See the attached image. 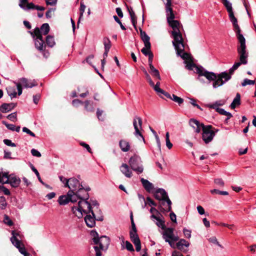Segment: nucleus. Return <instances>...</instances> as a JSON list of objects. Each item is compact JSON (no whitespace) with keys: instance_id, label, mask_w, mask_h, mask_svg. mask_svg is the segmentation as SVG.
<instances>
[{"instance_id":"nucleus-18","label":"nucleus","mask_w":256,"mask_h":256,"mask_svg":"<svg viewBox=\"0 0 256 256\" xmlns=\"http://www.w3.org/2000/svg\"><path fill=\"white\" fill-rule=\"evenodd\" d=\"M165 6L167 22H168L170 21L174 20V19L175 18V16L174 14L173 10L171 7V0H166Z\"/></svg>"},{"instance_id":"nucleus-3","label":"nucleus","mask_w":256,"mask_h":256,"mask_svg":"<svg viewBox=\"0 0 256 256\" xmlns=\"http://www.w3.org/2000/svg\"><path fill=\"white\" fill-rule=\"evenodd\" d=\"M90 234L93 236L92 238L94 244L96 246L94 248L96 252V256H101V250H107L110 244V239L108 236H98V232L94 230L90 232Z\"/></svg>"},{"instance_id":"nucleus-37","label":"nucleus","mask_w":256,"mask_h":256,"mask_svg":"<svg viewBox=\"0 0 256 256\" xmlns=\"http://www.w3.org/2000/svg\"><path fill=\"white\" fill-rule=\"evenodd\" d=\"M150 72L153 76L156 77L158 79L160 80V76L158 70L156 69L154 66H150Z\"/></svg>"},{"instance_id":"nucleus-8","label":"nucleus","mask_w":256,"mask_h":256,"mask_svg":"<svg viewBox=\"0 0 256 256\" xmlns=\"http://www.w3.org/2000/svg\"><path fill=\"white\" fill-rule=\"evenodd\" d=\"M140 156L134 155L132 156L128 161L130 168L138 174H142L144 171V166Z\"/></svg>"},{"instance_id":"nucleus-60","label":"nucleus","mask_w":256,"mask_h":256,"mask_svg":"<svg viewBox=\"0 0 256 256\" xmlns=\"http://www.w3.org/2000/svg\"><path fill=\"white\" fill-rule=\"evenodd\" d=\"M3 124H4L6 127L8 129L12 131H14L15 126L13 124H8L6 122H2Z\"/></svg>"},{"instance_id":"nucleus-58","label":"nucleus","mask_w":256,"mask_h":256,"mask_svg":"<svg viewBox=\"0 0 256 256\" xmlns=\"http://www.w3.org/2000/svg\"><path fill=\"white\" fill-rule=\"evenodd\" d=\"M4 142L5 144H6L8 146H10L12 147L16 146V144L12 142L10 140L5 139L4 140Z\"/></svg>"},{"instance_id":"nucleus-53","label":"nucleus","mask_w":256,"mask_h":256,"mask_svg":"<svg viewBox=\"0 0 256 256\" xmlns=\"http://www.w3.org/2000/svg\"><path fill=\"white\" fill-rule=\"evenodd\" d=\"M31 168H32V170L35 173V174H36L38 180L42 184H44V182H43V181L40 178V174L38 172V170L32 165V166H31Z\"/></svg>"},{"instance_id":"nucleus-36","label":"nucleus","mask_w":256,"mask_h":256,"mask_svg":"<svg viewBox=\"0 0 256 256\" xmlns=\"http://www.w3.org/2000/svg\"><path fill=\"white\" fill-rule=\"evenodd\" d=\"M8 94L12 98L16 96L17 93L14 86H9L6 88Z\"/></svg>"},{"instance_id":"nucleus-39","label":"nucleus","mask_w":256,"mask_h":256,"mask_svg":"<svg viewBox=\"0 0 256 256\" xmlns=\"http://www.w3.org/2000/svg\"><path fill=\"white\" fill-rule=\"evenodd\" d=\"M46 41L47 45L50 48L53 47L56 44L54 37L50 35L46 36Z\"/></svg>"},{"instance_id":"nucleus-33","label":"nucleus","mask_w":256,"mask_h":256,"mask_svg":"<svg viewBox=\"0 0 256 256\" xmlns=\"http://www.w3.org/2000/svg\"><path fill=\"white\" fill-rule=\"evenodd\" d=\"M70 202L68 192L66 195L60 196L58 199V202L60 205H66L68 204Z\"/></svg>"},{"instance_id":"nucleus-29","label":"nucleus","mask_w":256,"mask_h":256,"mask_svg":"<svg viewBox=\"0 0 256 256\" xmlns=\"http://www.w3.org/2000/svg\"><path fill=\"white\" fill-rule=\"evenodd\" d=\"M150 218L155 219L156 220V224L158 227L160 228L162 230L166 228V226L164 224V221L159 216H156L154 214H152L150 216Z\"/></svg>"},{"instance_id":"nucleus-55","label":"nucleus","mask_w":256,"mask_h":256,"mask_svg":"<svg viewBox=\"0 0 256 256\" xmlns=\"http://www.w3.org/2000/svg\"><path fill=\"white\" fill-rule=\"evenodd\" d=\"M184 50V48L183 49V50L180 52V54H177L178 56H180V57L183 59V60H188L190 58V55L186 53V52H183V54H181V53L183 52ZM176 53H178V52L176 51Z\"/></svg>"},{"instance_id":"nucleus-34","label":"nucleus","mask_w":256,"mask_h":256,"mask_svg":"<svg viewBox=\"0 0 256 256\" xmlns=\"http://www.w3.org/2000/svg\"><path fill=\"white\" fill-rule=\"evenodd\" d=\"M240 104V94L239 93H237L236 97L234 99L230 105V108L232 109H234L236 106Z\"/></svg>"},{"instance_id":"nucleus-4","label":"nucleus","mask_w":256,"mask_h":256,"mask_svg":"<svg viewBox=\"0 0 256 256\" xmlns=\"http://www.w3.org/2000/svg\"><path fill=\"white\" fill-rule=\"evenodd\" d=\"M154 196L156 200L161 201L160 204V208L161 211H171L172 202L164 189L159 188L156 190L154 194Z\"/></svg>"},{"instance_id":"nucleus-44","label":"nucleus","mask_w":256,"mask_h":256,"mask_svg":"<svg viewBox=\"0 0 256 256\" xmlns=\"http://www.w3.org/2000/svg\"><path fill=\"white\" fill-rule=\"evenodd\" d=\"M170 100H172L174 102H177L179 105L184 102V100L182 98L178 97L174 94H172Z\"/></svg>"},{"instance_id":"nucleus-13","label":"nucleus","mask_w":256,"mask_h":256,"mask_svg":"<svg viewBox=\"0 0 256 256\" xmlns=\"http://www.w3.org/2000/svg\"><path fill=\"white\" fill-rule=\"evenodd\" d=\"M68 186L70 190L74 191L78 190H86V188L84 189L82 184H80L79 180L75 178H69V182Z\"/></svg>"},{"instance_id":"nucleus-6","label":"nucleus","mask_w":256,"mask_h":256,"mask_svg":"<svg viewBox=\"0 0 256 256\" xmlns=\"http://www.w3.org/2000/svg\"><path fill=\"white\" fill-rule=\"evenodd\" d=\"M13 82L16 86L18 96L21 95L22 92V86L25 88H32L38 85L35 80H28L26 78H22L18 79V82L14 81Z\"/></svg>"},{"instance_id":"nucleus-43","label":"nucleus","mask_w":256,"mask_h":256,"mask_svg":"<svg viewBox=\"0 0 256 256\" xmlns=\"http://www.w3.org/2000/svg\"><path fill=\"white\" fill-rule=\"evenodd\" d=\"M185 63L186 64V67L188 70H192L194 68H196V72H197V68L199 67L196 66V64L192 62H188L186 61L185 62Z\"/></svg>"},{"instance_id":"nucleus-11","label":"nucleus","mask_w":256,"mask_h":256,"mask_svg":"<svg viewBox=\"0 0 256 256\" xmlns=\"http://www.w3.org/2000/svg\"><path fill=\"white\" fill-rule=\"evenodd\" d=\"M164 232L162 233V238L164 240L165 242H168V240H172L173 242H176L178 240V237L175 236L174 234V229L172 228H166L164 229Z\"/></svg>"},{"instance_id":"nucleus-52","label":"nucleus","mask_w":256,"mask_h":256,"mask_svg":"<svg viewBox=\"0 0 256 256\" xmlns=\"http://www.w3.org/2000/svg\"><path fill=\"white\" fill-rule=\"evenodd\" d=\"M124 244H126L125 248L128 250L130 252H134V247H133L132 245V244L130 242L126 240Z\"/></svg>"},{"instance_id":"nucleus-49","label":"nucleus","mask_w":256,"mask_h":256,"mask_svg":"<svg viewBox=\"0 0 256 256\" xmlns=\"http://www.w3.org/2000/svg\"><path fill=\"white\" fill-rule=\"evenodd\" d=\"M255 84V81L253 80H250L248 78H245L243 82L242 83V86H245L246 85H253Z\"/></svg>"},{"instance_id":"nucleus-40","label":"nucleus","mask_w":256,"mask_h":256,"mask_svg":"<svg viewBox=\"0 0 256 256\" xmlns=\"http://www.w3.org/2000/svg\"><path fill=\"white\" fill-rule=\"evenodd\" d=\"M40 31L43 34H47L50 31V26L48 24L45 23L42 24L40 27Z\"/></svg>"},{"instance_id":"nucleus-42","label":"nucleus","mask_w":256,"mask_h":256,"mask_svg":"<svg viewBox=\"0 0 256 256\" xmlns=\"http://www.w3.org/2000/svg\"><path fill=\"white\" fill-rule=\"evenodd\" d=\"M210 192L212 194H218L223 195V196H227L228 194V192L226 191H222V190H220L217 189L211 190H210Z\"/></svg>"},{"instance_id":"nucleus-50","label":"nucleus","mask_w":256,"mask_h":256,"mask_svg":"<svg viewBox=\"0 0 256 256\" xmlns=\"http://www.w3.org/2000/svg\"><path fill=\"white\" fill-rule=\"evenodd\" d=\"M166 145L168 149H170L172 146V144L170 142L169 138V133L167 132L166 134Z\"/></svg>"},{"instance_id":"nucleus-59","label":"nucleus","mask_w":256,"mask_h":256,"mask_svg":"<svg viewBox=\"0 0 256 256\" xmlns=\"http://www.w3.org/2000/svg\"><path fill=\"white\" fill-rule=\"evenodd\" d=\"M22 131H23V132H24L30 134V136H31L32 137L36 136L35 134L26 127H24L22 128Z\"/></svg>"},{"instance_id":"nucleus-21","label":"nucleus","mask_w":256,"mask_h":256,"mask_svg":"<svg viewBox=\"0 0 256 256\" xmlns=\"http://www.w3.org/2000/svg\"><path fill=\"white\" fill-rule=\"evenodd\" d=\"M140 34L141 38L144 44V47L142 48L145 49H150L151 44L150 42V37L147 35L146 32L143 31L142 29L140 28Z\"/></svg>"},{"instance_id":"nucleus-1","label":"nucleus","mask_w":256,"mask_h":256,"mask_svg":"<svg viewBox=\"0 0 256 256\" xmlns=\"http://www.w3.org/2000/svg\"><path fill=\"white\" fill-rule=\"evenodd\" d=\"M168 22L170 26L172 29L171 32L174 38L172 44L176 50H177L178 54H180V52L184 49V40L180 30V26H182L178 20H172Z\"/></svg>"},{"instance_id":"nucleus-19","label":"nucleus","mask_w":256,"mask_h":256,"mask_svg":"<svg viewBox=\"0 0 256 256\" xmlns=\"http://www.w3.org/2000/svg\"><path fill=\"white\" fill-rule=\"evenodd\" d=\"M133 125L135 130L134 135L136 136H140L144 140V138L140 130L142 128V120L140 117L136 118L133 121Z\"/></svg>"},{"instance_id":"nucleus-31","label":"nucleus","mask_w":256,"mask_h":256,"mask_svg":"<svg viewBox=\"0 0 256 256\" xmlns=\"http://www.w3.org/2000/svg\"><path fill=\"white\" fill-rule=\"evenodd\" d=\"M142 52L146 56H148V66H152V60L154 55L152 53V52L150 50V49H145V48H142Z\"/></svg>"},{"instance_id":"nucleus-25","label":"nucleus","mask_w":256,"mask_h":256,"mask_svg":"<svg viewBox=\"0 0 256 256\" xmlns=\"http://www.w3.org/2000/svg\"><path fill=\"white\" fill-rule=\"evenodd\" d=\"M16 106V104L14 103L3 104L0 106V110L3 113H6L10 111Z\"/></svg>"},{"instance_id":"nucleus-28","label":"nucleus","mask_w":256,"mask_h":256,"mask_svg":"<svg viewBox=\"0 0 256 256\" xmlns=\"http://www.w3.org/2000/svg\"><path fill=\"white\" fill-rule=\"evenodd\" d=\"M34 44L36 48L40 52H43L45 49L44 40L42 38L34 39Z\"/></svg>"},{"instance_id":"nucleus-38","label":"nucleus","mask_w":256,"mask_h":256,"mask_svg":"<svg viewBox=\"0 0 256 256\" xmlns=\"http://www.w3.org/2000/svg\"><path fill=\"white\" fill-rule=\"evenodd\" d=\"M30 32L34 38L36 36V38L40 39L42 38L40 30L38 28H35L33 32Z\"/></svg>"},{"instance_id":"nucleus-35","label":"nucleus","mask_w":256,"mask_h":256,"mask_svg":"<svg viewBox=\"0 0 256 256\" xmlns=\"http://www.w3.org/2000/svg\"><path fill=\"white\" fill-rule=\"evenodd\" d=\"M128 11L130 15V19H131V21L132 24V25L134 26L135 28H136V24L137 22V20H136V16L135 15L134 12L133 11V10L132 8H128Z\"/></svg>"},{"instance_id":"nucleus-14","label":"nucleus","mask_w":256,"mask_h":256,"mask_svg":"<svg viewBox=\"0 0 256 256\" xmlns=\"http://www.w3.org/2000/svg\"><path fill=\"white\" fill-rule=\"evenodd\" d=\"M96 220L102 221L103 220V218L102 216L96 218L94 213V211L87 214L84 218L86 224L89 228H92L95 226Z\"/></svg>"},{"instance_id":"nucleus-63","label":"nucleus","mask_w":256,"mask_h":256,"mask_svg":"<svg viewBox=\"0 0 256 256\" xmlns=\"http://www.w3.org/2000/svg\"><path fill=\"white\" fill-rule=\"evenodd\" d=\"M4 220V222L9 226H12L13 224V222L10 219L8 216L5 215Z\"/></svg>"},{"instance_id":"nucleus-17","label":"nucleus","mask_w":256,"mask_h":256,"mask_svg":"<svg viewBox=\"0 0 256 256\" xmlns=\"http://www.w3.org/2000/svg\"><path fill=\"white\" fill-rule=\"evenodd\" d=\"M130 236L131 240L136 246V249L137 252L140 251L141 249L140 241L137 234V230H130Z\"/></svg>"},{"instance_id":"nucleus-9","label":"nucleus","mask_w":256,"mask_h":256,"mask_svg":"<svg viewBox=\"0 0 256 256\" xmlns=\"http://www.w3.org/2000/svg\"><path fill=\"white\" fill-rule=\"evenodd\" d=\"M212 126L211 125L206 126L203 128L202 138L206 144L210 142L214 138L216 132H218V130H216V132L212 130Z\"/></svg>"},{"instance_id":"nucleus-46","label":"nucleus","mask_w":256,"mask_h":256,"mask_svg":"<svg viewBox=\"0 0 256 256\" xmlns=\"http://www.w3.org/2000/svg\"><path fill=\"white\" fill-rule=\"evenodd\" d=\"M86 8V6L84 4L82 3V2H81L80 3V18H79L78 24L79 23V22L80 21V20L82 18V17L83 16V14H84V12Z\"/></svg>"},{"instance_id":"nucleus-45","label":"nucleus","mask_w":256,"mask_h":256,"mask_svg":"<svg viewBox=\"0 0 256 256\" xmlns=\"http://www.w3.org/2000/svg\"><path fill=\"white\" fill-rule=\"evenodd\" d=\"M214 183L220 188H222L224 186V182L222 178H218L214 180Z\"/></svg>"},{"instance_id":"nucleus-56","label":"nucleus","mask_w":256,"mask_h":256,"mask_svg":"<svg viewBox=\"0 0 256 256\" xmlns=\"http://www.w3.org/2000/svg\"><path fill=\"white\" fill-rule=\"evenodd\" d=\"M2 174L0 172V182L2 184H8V182H10V178L9 177H1Z\"/></svg>"},{"instance_id":"nucleus-2","label":"nucleus","mask_w":256,"mask_h":256,"mask_svg":"<svg viewBox=\"0 0 256 256\" xmlns=\"http://www.w3.org/2000/svg\"><path fill=\"white\" fill-rule=\"evenodd\" d=\"M84 194L82 196V199L78 201L76 206H74L72 208V212L78 218L82 216L83 213L88 214L93 212L90 202H88L89 195L86 191H84Z\"/></svg>"},{"instance_id":"nucleus-23","label":"nucleus","mask_w":256,"mask_h":256,"mask_svg":"<svg viewBox=\"0 0 256 256\" xmlns=\"http://www.w3.org/2000/svg\"><path fill=\"white\" fill-rule=\"evenodd\" d=\"M120 170L128 178H130L132 176V171L130 170L128 165L126 164H122L120 166Z\"/></svg>"},{"instance_id":"nucleus-41","label":"nucleus","mask_w":256,"mask_h":256,"mask_svg":"<svg viewBox=\"0 0 256 256\" xmlns=\"http://www.w3.org/2000/svg\"><path fill=\"white\" fill-rule=\"evenodd\" d=\"M223 0V4L224 6L226 8L228 13L230 14L231 12H233L232 4L230 2H228V0Z\"/></svg>"},{"instance_id":"nucleus-5","label":"nucleus","mask_w":256,"mask_h":256,"mask_svg":"<svg viewBox=\"0 0 256 256\" xmlns=\"http://www.w3.org/2000/svg\"><path fill=\"white\" fill-rule=\"evenodd\" d=\"M238 52L240 56V62H235L232 66L230 68L228 74L231 76L232 75L234 74V72L237 70L242 64H246L248 63L247 58L248 57V53L246 52V46H238Z\"/></svg>"},{"instance_id":"nucleus-48","label":"nucleus","mask_w":256,"mask_h":256,"mask_svg":"<svg viewBox=\"0 0 256 256\" xmlns=\"http://www.w3.org/2000/svg\"><path fill=\"white\" fill-rule=\"evenodd\" d=\"M7 205V203L6 200V198L4 196L0 197V208L2 209L6 208Z\"/></svg>"},{"instance_id":"nucleus-20","label":"nucleus","mask_w":256,"mask_h":256,"mask_svg":"<svg viewBox=\"0 0 256 256\" xmlns=\"http://www.w3.org/2000/svg\"><path fill=\"white\" fill-rule=\"evenodd\" d=\"M190 126L193 128L194 130L196 133H200L201 130H203L204 126L203 124L200 123L199 121L195 119H190L189 122Z\"/></svg>"},{"instance_id":"nucleus-26","label":"nucleus","mask_w":256,"mask_h":256,"mask_svg":"<svg viewBox=\"0 0 256 256\" xmlns=\"http://www.w3.org/2000/svg\"><path fill=\"white\" fill-rule=\"evenodd\" d=\"M226 104V100H220L216 101L214 103L208 104L206 106L210 108H212L216 110V108H219V106H222Z\"/></svg>"},{"instance_id":"nucleus-30","label":"nucleus","mask_w":256,"mask_h":256,"mask_svg":"<svg viewBox=\"0 0 256 256\" xmlns=\"http://www.w3.org/2000/svg\"><path fill=\"white\" fill-rule=\"evenodd\" d=\"M12 236L10 238L12 243L17 248H19L23 244L20 240L16 238V236L18 234L16 233L14 231L12 232Z\"/></svg>"},{"instance_id":"nucleus-12","label":"nucleus","mask_w":256,"mask_h":256,"mask_svg":"<svg viewBox=\"0 0 256 256\" xmlns=\"http://www.w3.org/2000/svg\"><path fill=\"white\" fill-rule=\"evenodd\" d=\"M197 73L198 74V80H200V77L202 76H204L209 81L214 82L217 79V75L215 73L208 72L202 68H197Z\"/></svg>"},{"instance_id":"nucleus-54","label":"nucleus","mask_w":256,"mask_h":256,"mask_svg":"<svg viewBox=\"0 0 256 256\" xmlns=\"http://www.w3.org/2000/svg\"><path fill=\"white\" fill-rule=\"evenodd\" d=\"M59 178L60 182L64 184V186L66 188L68 185V184L69 182V178L67 179L62 176H59Z\"/></svg>"},{"instance_id":"nucleus-62","label":"nucleus","mask_w":256,"mask_h":256,"mask_svg":"<svg viewBox=\"0 0 256 256\" xmlns=\"http://www.w3.org/2000/svg\"><path fill=\"white\" fill-rule=\"evenodd\" d=\"M31 153L33 156H36L40 158L41 156L40 153L36 150L34 148H32L31 150Z\"/></svg>"},{"instance_id":"nucleus-16","label":"nucleus","mask_w":256,"mask_h":256,"mask_svg":"<svg viewBox=\"0 0 256 256\" xmlns=\"http://www.w3.org/2000/svg\"><path fill=\"white\" fill-rule=\"evenodd\" d=\"M89 187L86 188V190L87 192L90 190ZM84 190H78L76 192H72V190L68 191V196L70 197V201L72 202H76L78 200H80L82 199V196L81 195V192Z\"/></svg>"},{"instance_id":"nucleus-64","label":"nucleus","mask_w":256,"mask_h":256,"mask_svg":"<svg viewBox=\"0 0 256 256\" xmlns=\"http://www.w3.org/2000/svg\"><path fill=\"white\" fill-rule=\"evenodd\" d=\"M84 102L82 100L78 99H74L72 102V104L74 106H78L79 104H82Z\"/></svg>"},{"instance_id":"nucleus-57","label":"nucleus","mask_w":256,"mask_h":256,"mask_svg":"<svg viewBox=\"0 0 256 256\" xmlns=\"http://www.w3.org/2000/svg\"><path fill=\"white\" fill-rule=\"evenodd\" d=\"M184 234L186 238H191V230L186 228H184L183 230Z\"/></svg>"},{"instance_id":"nucleus-61","label":"nucleus","mask_w":256,"mask_h":256,"mask_svg":"<svg viewBox=\"0 0 256 256\" xmlns=\"http://www.w3.org/2000/svg\"><path fill=\"white\" fill-rule=\"evenodd\" d=\"M114 18L115 20V21L116 22H117L120 25V26L122 30H126L124 26V25L122 24V22H120V19L118 18V17L116 16H114Z\"/></svg>"},{"instance_id":"nucleus-47","label":"nucleus","mask_w":256,"mask_h":256,"mask_svg":"<svg viewBox=\"0 0 256 256\" xmlns=\"http://www.w3.org/2000/svg\"><path fill=\"white\" fill-rule=\"evenodd\" d=\"M104 50H109L111 47L110 40L108 38H104Z\"/></svg>"},{"instance_id":"nucleus-7","label":"nucleus","mask_w":256,"mask_h":256,"mask_svg":"<svg viewBox=\"0 0 256 256\" xmlns=\"http://www.w3.org/2000/svg\"><path fill=\"white\" fill-rule=\"evenodd\" d=\"M228 16L230 22H232L234 26V30L236 33L237 38L240 43V46H246V40L243 35L240 33V29L238 24L236 18L234 16V12L228 14Z\"/></svg>"},{"instance_id":"nucleus-22","label":"nucleus","mask_w":256,"mask_h":256,"mask_svg":"<svg viewBox=\"0 0 256 256\" xmlns=\"http://www.w3.org/2000/svg\"><path fill=\"white\" fill-rule=\"evenodd\" d=\"M190 243L186 240L182 238L176 244V248L182 252H186Z\"/></svg>"},{"instance_id":"nucleus-51","label":"nucleus","mask_w":256,"mask_h":256,"mask_svg":"<svg viewBox=\"0 0 256 256\" xmlns=\"http://www.w3.org/2000/svg\"><path fill=\"white\" fill-rule=\"evenodd\" d=\"M7 118L12 122H16L17 120L16 112H14L8 114L7 116Z\"/></svg>"},{"instance_id":"nucleus-10","label":"nucleus","mask_w":256,"mask_h":256,"mask_svg":"<svg viewBox=\"0 0 256 256\" xmlns=\"http://www.w3.org/2000/svg\"><path fill=\"white\" fill-rule=\"evenodd\" d=\"M231 78V76L226 72H222L217 76V79L214 82L212 86L214 88L222 86Z\"/></svg>"},{"instance_id":"nucleus-27","label":"nucleus","mask_w":256,"mask_h":256,"mask_svg":"<svg viewBox=\"0 0 256 256\" xmlns=\"http://www.w3.org/2000/svg\"><path fill=\"white\" fill-rule=\"evenodd\" d=\"M119 146L121 150L124 152H128L130 148V142L125 140H120Z\"/></svg>"},{"instance_id":"nucleus-24","label":"nucleus","mask_w":256,"mask_h":256,"mask_svg":"<svg viewBox=\"0 0 256 256\" xmlns=\"http://www.w3.org/2000/svg\"><path fill=\"white\" fill-rule=\"evenodd\" d=\"M140 182H142L144 188L148 192H151L152 190H154V186L153 184L147 180L142 178L140 179Z\"/></svg>"},{"instance_id":"nucleus-15","label":"nucleus","mask_w":256,"mask_h":256,"mask_svg":"<svg viewBox=\"0 0 256 256\" xmlns=\"http://www.w3.org/2000/svg\"><path fill=\"white\" fill-rule=\"evenodd\" d=\"M19 6L26 10L36 9L42 11L45 9L44 7L36 6L32 2L28 3V0H20Z\"/></svg>"},{"instance_id":"nucleus-32","label":"nucleus","mask_w":256,"mask_h":256,"mask_svg":"<svg viewBox=\"0 0 256 256\" xmlns=\"http://www.w3.org/2000/svg\"><path fill=\"white\" fill-rule=\"evenodd\" d=\"M20 182V180L19 178L14 176L13 174L10 175V182L8 184H10L12 187H18Z\"/></svg>"}]
</instances>
